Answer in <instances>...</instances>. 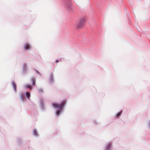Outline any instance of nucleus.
I'll use <instances>...</instances> for the list:
<instances>
[{"instance_id":"nucleus-1","label":"nucleus","mask_w":150,"mask_h":150,"mask_svg":"<svg viewBox=\"0 0 150 150\" xmlns=\"http://www.w3.org/2000/svg\"><path fill=\"white\" fill-rule=\"evenodd\" d=\"M65 101H63L61 103V104H57L55 103H53L52 106L55 108L58 109L56 112V114L57 115H58L61 112L62 108L65 103Z\"/></svg>"},{"instance_id":"nucleus-2","label":"nucleus","mask_w":150,"mask_h":150,"mask_svg":"<svg viewBox=\"0 0 150 150\" xmlns=\"http://www.w3.org/2000/svg\"><path fill=\"white\" fill-rule=\"evenodd\" d=\"M85 21V19L84 18H83L81 19L77 25V26L79 28H81L84 25Z\"/></svg>"},{"instance_id":"nucleus-3","label":"nucleus","mask_w":150,"mask_h":150,"mask_svg":"<svg viewBox=\"0 0 150 150\" xmlns=\"http://www.w3.org/2000/svg\"><path fill=\"white\" fill-rule=\"evenodd\" d=\"M30 47V45L28 43H26L24 46V49L25 50L29 49Z\"/></svg>"},{"instance_id":"nucleus-4","label":"nucleus","mask_w":150,"mask_h":150,"mask_svg":"<svg viewBox=\"0 0 150 150\" xmlns=\"http://www.w3.org/2000/svg\"><path fill=\"white\" fill-rule=\"evenodd\" d=\"M12 86L14 89L15 92L16 91V85L15 83L14 82H12Z\"/></svg>"},{"instance_id":"nucleus-5","label":"nucleus","mask_w":150,"mask_h":150,"mask_svg":"<svg viewBox=\"0 0 150 150\" xmlns=\"http://www.w3.org/2000/svg\"><path fill=\"white\" fill-rule=\"evenodd\" d=\"M111 144L110 143H108L106 146V150H109L111 148Z\"/></svg>"},{"instance_id":"nucleus-6","label":"nucleus","mask_w":150,"mask_h":150,"mask_svg":"<svg viewBox=\"0 0 150 150\" xmlns=\"http://www.w3.org/2000/svg\"><path fill=\"white\" fill-rule=\"evenodd\" d=\"M25 86L26 88H28L30 90L32 89V86L30 85L27 84L25 85Z\"/></svg>"},{"instance_id":"nucleus-7","label":"nucleus","mask_w":150,"mask_h":150,"mask_svg":"<svg viewBox=\"0 0 150 150\" xmlns=\"http://www.w3.org/2000/svg\"><path fill=\"white\" fill-rule=\"evenodd\" d=\"M31 81L33 83V86H35V80L34 78H32L31 79Z\"/></svg>"},{"instance_id":"nucleus-8","label":"nucleus","mask_w":150,"mask_h":150,"mask_svg":"<svg viewBox=\"0 0 150 150\" xmlns=\"http://www.w3.org/2000/svg\"><path fill=\"white\" fill-rule=\"evenodd\" d=\"M33 133H34V134L35 135V136H37L38 135V133H37V131L35 129H34V131H33Z\"/></svg>"},{"instance_id":"nucleus-9","label":"nucleus","mask_w":150,"mask_h":150,"mask_svg":"<svg viewBox=\"0 0 150 150\" xmlns=\"http://www.w3.org/2000/svg\"><path fill=\"white\" fill-rule=\"evenodd\" d=\"M122 113V111H121L120 112L118 113L116 115L117 117H118Z\"/></svg>"},{"instance_id":"nucleus-10","label":"nucleus","mask_w":150,"mask_h":150,"mask_svg":"<svg viewBox=\"0 0 150 150\" xmlns=\"http://www.w3.org/2000/svg\"><path fill=\"white\" fill-rule=\"evenodd\" d=\"M26 96L28 98H29L30 97V94L29 92H27L26 93Z\"/></svg>"},{"instance_id":"nucleus-11","label":"nucleus","mask_w":150,"mask_h":150,"mask_svg":"<svg viewBox=\"0 0 150 150\" xmlns=\"http://www.w3.org/2000/svg\"><path fill=\"white\" fill-rule=\"evenodd\" d=\"M38 91L39 93H41L43 92V91L42 89L40 88L38 89Z\"/></svg>"},{"instance_id":"nucleus-12","label":"nucleus","mask_w":150,"mask_h":150,"mask_svg":"<svg viewBox=\"0 0 150 150\" xmlns=\"http://www.w3.org/2000/svg\"><path fill=\"white\" fill-rule=\"evenodd\" d=\"M26 63H25L23 64V68L24 69H26Z\"/></svg>"},{"instance_id":"nucleus-13","label":"nucleus","mask_w":150,"mask_h":150,"mask_svg":"<svg viewBox=\"0 0 150 150\" xmlns=\"http://www.w3.org/2000/svg\"><path fill=\"white\" fill-rule=\"evenodd\" d=\"M21 98H22V99L23 100V99H24V97H23V95H21Z\"/></svg>"},{"instance_id":"nucleus-14","label":"nucleus","mask_w":150,"mask_h":150,"mask_svg":"<svg viewBox=\"0 0 150 150\" xmlns=\"http://www.w3.org/2000/svg\"><path fill=\"white\" fill-rule=\"evenodd\" d=\"M59 62V61L57 60L56 61V63H57Z\"/></svg>"},{"instance_id":"nucleus-15","label":"nucleus","mask_w":150,"mask_h":150,"mask_svg":"<svg viewBox=\"0 0 150 150\" xmlns=\"http://www.w3.org/2000/svg\"><path fill=\"white\" fill-rule=\"evenodd\" d=\"M52 75H51V78H52Z\"/></svg>"}]
</instances>
